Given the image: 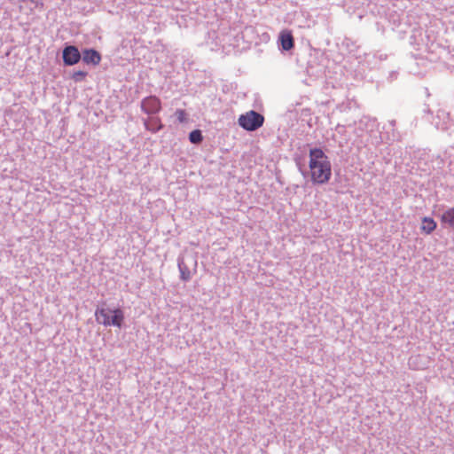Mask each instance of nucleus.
Returning a JSON list of instances; mask_svg holds the SVG:
<instances>
[{"instance_id":"obj_12","label":"nucleus","mask_w":454,"mask_h":454,"mask_svg":"<svg viewBox=\"0 0 454 454\" xmlns=\"http://www.w3.org/2000/svg\"><path fill=\"white\" fill-rule=\"evenodd\" d=\"M87 76V72H84V71H75L72 74V79L74 81V82H82L83 81Z\"/></svg>"},{"instance_id":"obj_3","label":"nucleus","mask_w":454,"mask_h":454,"mask_svg":"<svg viewBox=\"0 0 454 454\" xmlns=\"http://www.w3.org/2000/svg\"><path fill=\"white\" fill-rule=\"evenodd\" d=\"M239 125L247 131H254L263 125L264 117L255 112L248 111L239 117Z\"/></svg>"},{"instance_id":"obj_1","label":"nucleus","mask_w":454,"mask_h":454,"mask_svg":"<svg viewBox=\"0 0 454 454\" xmlns=\"http://www.w3.org/2000/svg\"><path fill=\"white\" fill-rule=\"evenodd\" d=\"M309 176L315 184H325L332 176V165L328 156L319 148L309 151Z\"/></svg>"},{"instance_id":"obj_11","label":"nucleus","mask_w":454,"mask_h":454,"mask_svg":"<svg viewBox=\"0 0 454 454\" xmlns=\"http://www.w3.org/2000/svg\"><path fill=\"white\" fill-rule=\"evenodd\" d=\"M189 139L192 144H200L203 140V136L200 129L192 130L189 135Z\"/></svg>"},{"instance_id":"obj_13","label":"nucleus","mask_w":454,"mask_h":454,"mask_svg":"<svg viewBox=\"0 0 454 454\" xmlns=\"http://www.w3.org/2000/svg\"><path fill=\"white\" fill-rule=\"evenodd\" d=\"M179 122H184L186 121V113L183 109H177L175 113Z\"/></svg>"},{"instance_id":"obj_14","label":"nucleus","mask_w":454,"mask_h":454,"mask_svg":"<svg viewBox=\"0 0 454 454\" xmlns=\"http://www.w3.org/2000/svg\"><path fill=\"white\" fill-rule=\"evenodd\" d=\"M180 278H181V279H182V280H184V281H187V280H189V279H190V278H191V273H190V271H189L188 270H181V275H180Z\"/></svg>"},{"instance_id":"obj_15","label":"nucleus","mask_w":454,"mask_h":454,"mask_svg":"<svg viewBox=\"0 0 454 454\" xmlns=\"http://www.w3.org/2000/svg\"><path fill=\"white\" fill-rule=\"evenodd\" d=\"M31 3L37 4L38 3L42 4V0H29Z\"/></svg>"},{"instance_id":"obj_2","label":"nucleus","mask_w":454,"mask_h":454,"mask_svg":"<svg viewBox=\"0 0 454 454\" xmlns=\"http://www.w3.org/2000/svg\"><path fill=\"white\" fill-rule=\"evenodd\" d=\"M96 321L104 326H115L121 328L124 322V313L120 308L110 309L98 307L95 311Z\"/></svg>"},{"instance_id":"obj_6","label":"nucleus","mask_w":454,"mask_h":454,"mask_svg":"<svg viewBox=\"0 0 454 454\" xmlns=\"http://www.w3.org/2000/svg\"><path fill=\"white\" fill-rule=\"evenodd\" d=\"M82 60L86 64H92L97 66L101 61V56L96 50L90 49L85 50L82 52Z\"/></svg>"},{"instance_id":"obj_9","label":"nucleus","mask_w":454,"mask_h":454,"mask_svg":"<svg viewBox=\"0 0 454 454\" xmlns=\"http://www.w3.org/2000/svg\"><path fill=\"white\" fill-rule=\"evenodd\" d=\"M441 223L454 229V207L445 210L441 215Z\"/></svg>"},{"instance_id":"obj_4","label":"nucleus","mask_w":454,"mask_h":454,"mask_svg":"<svg viewBox=\"0 0 454 454\" xmlns=\"http://www.w3.org/2000/svg\"><path fill=\"white\" fill-rule=\"evenodd\" d=\"M62 58L66 66H74L80 61L82 56L77 47L69 45L64 48Z\"/></svg>"},{"instance_id":"obj_10","label":"nucleus","mask_w":454,"mask_h":454,"mask_svg":"<svg viewBox=\"0 0 454 454\" xmlns=\"http://www.w3.org/2000/svg\"><path fill=\"white\" fill-rule=\"evenodd\" d=\"M436 226H437L436 222L433 218L424 217L422 219L420 230L422 232L428 235V234L432 233L436 229Z\"/></svg>"},{"instance_id":"obj_5","label":"nucleus","mask_w":454,"mask_h":454,"mask_svg":"<svg viewBox=\"0 0 454 454\" xmlns=\"http://www.w3.org/2000/svg\"><path fill=\"white\" fill-rule=\"evenodd\" d=\"M141 108L147 114H156L160 110L161 103L157 97L150 96L142 100Z\"/></svg>"},{"instance_id":"obj_7","label":"nucleus","mask_w":454,"mask_h":454,"mask_svg":"<svg viewBox=\"0 0 454 454\" xmlns=\"http://www.w3.org/2000/svg\"><path fill=\"white\" fill-rule=\"evenodd\" d=\"M279 40L281 43L282 49L285 51H289L294 48V41L291 31L283 30L280 32Z\"/></svg>"},{"instance_id":"obj_8","label":"nucleus","mask_w":454,"mask_h":454,"mask_svg":"<svg viewBox=\"0 0 454 454\" xmlns=\"http://www.w3.org/2000/svg\"><path fill=\"white\" fill-rule=\"evenodd\" d=\"M144 123L145 129L153 133H155L163 128L160 119L157 116L149 117Z\"/></svg>"}]
</instances>
